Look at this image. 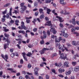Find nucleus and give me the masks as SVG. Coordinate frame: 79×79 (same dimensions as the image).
<instances>
[{"instance_id":"f257e3e1","label":"nucleus","mask_w":79,"mask_h":79,"mask_svg":"<svg viewBox=\"0 0 79 79\" xmlns=\"http://www.w3.org/2000/svg\"><path fill=\"white\" fill-rule=\"evenodd\" d=\"M24 4H25L24 2H22L20 4V7H21L20 9L22 10L20 11L21 13H24V11L27 9V7H26V6L24 5Z\"/></svg>"},{"instance_id":"f03ea898","label":"nucleus","mask_w":79,"mask_h":79,"mask_svg":"<svg viewBox=\"0 0 79 79\" xmlns=\"http://www.w3.org/2000/svg\"><path fill=\"white\" fill-rule=\"evenodd\" d=\"M21 27H19L18 28L19 29H24V30H27V28L24 25V23L23 22H21Z\"/></svg>"},{"instance_id":"7ed1b4c3","label":"nucleus","mask_w":79,"mask_h":79,"mask_svg":"<svg viewBox=\"0 0 79 79\" xmlns=\"http://www.w3.org/2000/svg\"><path fill=\"white\" fill-rule=\"evenodd\" d=\"M50 32H52L53 34L54 35L56 34V32H57V31L55 30V28H51L50 30Z\"/></svg>"},{"instance_id":"20e7f679","label":"nucleus","mask_w":79,"mask_h":79,"mask_svg":"<svg viewBox=\"0 0 79 79\" xmlns=\"http://www.w3.org/2000/svg\"><path fill=\"white\" fill-rule=\"evenodd\" d=\"M61 32L62 34H63V36L65 38H67L68 37V35L66 33H65V31L64 30L63 31H61Z\"/></svg>"},{"instance_id":"39448f33","label":"nucleus","mask_w":79,"mask_h":79,"mask_svg":"<svg viewBox=\"0 0 79 79\" xmlns=\"http://www.w3.org/2000/svg\"><path fill=\"white\" fill-rule=\"evenodd\" d=\"M66 58H67V56H64V53H62L60 54V58H61V59H63V60H64Z\"/></svg>"},{"instance_id":"423d86ee","label":"nucleus","mask_w":79,"mask_h":79,"mask_svg":"<svg viewBox=\"0 0 79 79\" xmlns=\"http://www.w3.org/2000/svg\"><path fill=\"white\" fill-rule=\"evenodd\" d=\"M22 55H23V58L24 60H25V61H27V57H26V53L23 52L22 53Z\"/></svg>"},{"instance_id":"0eeeda50","label":"nucleus","mask_w":79,"mask_h":79,"mask_svg":"<svg viewBox=\"0 0 79 79\" xmlns=\"http://www.w3.org/2000/svg\"><path fill=\"white\" fill-rule=\"evenodd\" d=\"M32 17H26V22L27 23H31V20L29 19H31Z\"/></svg>"},{"instance_id":"6e6552de","label":"nucleus","mask_w":79,"mask_h":79,"mask_svg":"<svg viewBox=\"0 0 79 79\" xmlns=\"http://www.w3.org/2000/svg\"><path fill=\"white\" fill-rule=\"evenodd\" d=\"M74 71L75 72H77L79 71V66H76L74 68Z\"/></svg>"},{"instance_id":"1a4fd4ad","label":"nucleus","mask_w":79,"mask_h":79,"mask_svg":"<svg viewBox=\"0 0 79 79\" xmlns=\"http://www.w3.org/2000/svg\"><path fill=\"white\" fill-rule=\"evenodd\" d=\"M34 51H32V53H31V52H28V54H26V55L27 56H29V57H30V56H32V55L34 53Z\"/></svg>"},{"instance_id":"9d476101","label":"nucleus","mask_w":79,"mask_h":79,"mask_svg":"<svg viewBox=\"0 0 79 79\" xmlns=\"http://www.w3.org/2000/svg\"><path fill=\"white\" fill-rule=\"evenodd\" d=\"M63 46H62L61 45H60L59 47V48L60 50H61L62 52H64V49L63 48H64V47H63V45H63Z\"/></svg>"},{"instance_id":"9b49d317","label":"nucleus","mask_w":79,"mask_h":79,"mask_svg":"<svg viewBox=\"0 0 79 79\" xmlns=\"http://www.w3.org/2000/svg\"><path fill=\"white\" fill-rule=\"evenodd\" d=\"M7 70L9 71H11V73H16V70H13V69L11 68H8Z\"/></svg>"},{"instance_id":"f8f14e48","label":"nucleus","mask_w":79,"mask_h":79,"mask_svg":"<svg viewBox=\"0 0 79 79\" xmlns=\"http://www.w3.org/2000/svg\"><path fill=\"white\" fill-rule=\"evenodd\" d=\"M78 42H78L76 43V41H73L72 42V45H75V46H76V45H79V44H78Z\"/></svg>"},{"instance_id":"ddd939ff","label":"nucleus","mask_w":79,"mask_h":79,"mask_svg":"<svg viewBox=\"0 0 79 79\" xmlns=\"http://www.w3.org/2000/svg\"><path fill=\"white\" fill-rule=\"evenodd\" d=\"M56 18H58V19H59V21L60 22V23H63V20H62V19L61 18V17L57 16H56Z\"/></svg>"},{"instance_id":"4468645a","label":"nucleus","mask_w":79,"mask_h":79,"mask_svg":"<svg viewBox=\"0 0 79 79\" xmlns=\"http://www.w3.org/2000/svg\"><path fill=\"white\" fill-rule=\"evenodd\" d=\"M39 11L40 14H44V9L42 8L39 9Z\"/></svg>"},{"instance_id":"2eb2a0df","label":"nucleus","mask_w":79,"mask_h":79,"mask_svg":"<svg viewBox=\"0 0 79 79\" xmlns=\"http://www.w3.org/2000/svg\"><path fill=\"white\" fill-rule=\"evenodd\" d=\"M46 23H47L48 24V26H52V22H51V21H48L47 22H46Z\"/></svg>"},{"instance_id":"dca6fc26","label":"nucleus","mask_w":79,"mask_h":79,"mask_svg":"<svg viewBox=\"0 0 79 79\" xmlns=\"http://www.w3.org/2000/svg\"><path fill=\"white\" fill-rule=\"evenodd\" d=\"M69 63V62L66 61L64 63V65L65 66H66V67H69V66L68 65Z\"/></svg>"},{"instance_id":"f3484780","label":"nucleus","mask_w":79,"mask_h":79,"mask_svg":"<svg viewBox=\"0 0 79 79\" xmlns=\"http://www.w3.org/2000/svg\"><path fill=\"white\" fill-rule=\"evenodd\" d=\"M72 23L73 24V25H76V19L74 18H73L72 19Z\"/></svg>"},{"instance_id":"a211bd4d","label":"nucleus","mask_w":79,"mask_h":79,"mask_svg":"<svg viewBox=\"0 0 79 79\" xmlns=\"http://www.w3.org/2000/svg\"><path fill=\"white\" fill-rule=\"evenodd\" d=\"M59 72L60 73H62V72H64V69H62L61 68H60L59 70Z\"/></svg>"},{"instance_id":"6ab92c4d","label":"nucleus","mask_w":79,"mask_h":79,"mask_svg":"<svg viewBox=\"0 0 79 79\" xmlns=\"http://www.w3.org/2000/svg\"><path fill=\"white\" fill-rule=\"evenodd\" d=\"M60 3L62 5H66V2H64V0H60Z\"/></svg>"},{"instance_id":"aec40b11","label":"nucleus","mask_w":79,"mask_h":79,"mask_svg":"<svg viewBox=\"0 0 79 79\" xmlns=\"http://www.w3.org/2000/svg\"><path fill=\"white\" fill-rule=\"evenodd\" d=\"M6 41L7 42V45H9V44H10V42H11V41L10 40H8V39L7 38L6 40Z\"/></svg>"},{"instance_id":"412c9836","label":"nucleus","mask_w":79,"mask_h":79,"mask_svg":"<svg viewBox=\"0 0 79 79\" xmlns=\"http://www.w3.org/2000/svg\"><path fill=\"white\" fill-rule=\"evenodd\" d=\"M3 29H4V31L5 32L9 31V29H6V27H3Z\"/></svg>"},{"instance_id":"4be33fe9","label":"nucleus","mask_w":79,"mask_h":79,"mask_svg":"<svg viewBox=\"0 0 79 79\" xmlns=\"http://www.w3.org/2000/svg\"><path fill=\"white\" fill-rule=\"evenodd\" d=\"M19 33H22L23 34H25V31H23L20 30L18 31Z\"/></svg>"},{"instance_id":"5701e85b","label":"nucleus","mask_w":79,"mask_h":79,"mask_svg":"<svg viewBox=\"0 0 79 79\" xmlns=\"http://www.w3.org/2000/svg\"><path fill=\"white\" fill-rule=\"evenodd\" d=\"M71 72L69 71L68 72H65V74H66V75L69 76V74H71Z\"/></svg>"},{"instance_id":"b1692460","label":"nucleus","mask_w":79,"mask_h":79,"mask_svg":"<svg viewBox=\"0 0 79 79\" xmlns=\"http://www.w3.org/2000/svg\"><path fill=\"white\" fill-rule=\"evenodd\" d=\"M4 36L6 37H7V38H8L10 35L8 34H7L6 33H5L4 34Z\"/></svg>"},{"instance_id":"393cba45","label":"nucleus","mask_w":79,"mask_h":79,"mask_svg":"<svg viewBox=\"0 0 79 79\" xmlns=\"http://www.w3.org/2000/svg\"><path fill=\"white\" fill-rule=\"evenodd\" d=\"M50 11H51V10L50 9H47V14H48V15L50 14Z\"/></svg>"},{"instance_id":"a878e982","label":"nucleus","mask_w":79,"mask_h":79,"mask_svg":"<svg viewBox=\"0 0 79 79\" xmlns=\"http://www.w3.org/2000/svg\"><path fill=\"white\" fill-rule=\"evenodd\" d=\"M63 47L64 48V51H65V50L66 52H68L69 50H68V48L65 47L64 45H63Z\"/></svg>"},{"instance_id":"bb28decb","label":"nucleus","mask_w":79,"mask_h":79,"mask_svg":"<svg viewBox=\"0 0 79 79\" xmlns=\"http://www.w3.org/2000/svg\"><path fill=\"white\" fill-rule=\"evenodd\" d=\"M72 64L73 66H76L77 64V62L73 61L72 62Z\"/></svg>"},{"instance_id":"cd10ccee","label":"nucleus","mask_w":79,"mask_h":79,"mask_svg":"<svg viewBox=\"0 0 79 79\" xmlns=\"http://www.w3.org/2000/svg\"><path fill=\"white\" fill-rule=\"evenodd\" d=\"M8 45V44H5L4 45V49H5V50H6V48H7V46Z\"/></svg>"},{"instance_id":"c85d7f7f","label":"nucleus","mask_w":79,"mask_h":79,"mask_svg":"<svg viewBox=\"0 0 79 79\" xmlns=\"http://www.w3.org/2000/svg\"><path fill=\"white\" fill-rule=\"evenodd\" d=\"M56 56H57V54L56 53H55L52 55V58H53V57Z\"/></svg>"},{"instance_id":"c756f323","label":"nucleus","mask_w":79,"mask_h":79,"mask_svg":"<svg viewBox=\"0 0 79 79\" xmlns=\"http://www.w3.org/2000/svg\"><path fill=\"white\" fill-rule=\"evenodd\" d=\"M44 17H45V16L44 15H40V19H43V18H44Z\"/></svg>"},{"instance_id":"7c9ffc66","label":"nucleus","mask_w":79,"mask_h":79,"mask_svg":"<svg viewBox=\"0 0 79 79\" xmlns=\"http://www.w3.org/2000/svg\"><path fill=\"white\" fill-rule=\"evenodd\" d=\"M38 5V3L37 2H35L34 3V6L35 8H36Z\"/></svg>"},{"instance_id":"2f4dec72","label":"nucleus","mask_w":79,"mask_h":79,"mask_svg":"<svg viewBox=\"0 0 79 79\" xmlns=\"http://www.w3.org/2000/svg\"><path fill=\"white\" fill-rule=\"evenodd\" d=\"M10 3H8L5 5H4V7H6L7 6H10Z\"/></svg>"},{"instance_id":"473e14b6","label":"nucleus","mask_w":79,"mask_h":79,"mask_svg":"<svg viewBox=\"0 0 79 79\" xmlns=\"http://www.w3.org/2000/svg\"><path fill=\"white\" fill-rule=\"evenodd\" d=\"M7 12V10H6L4 11H3L2 12V13L3 14V15H5V14H6V13Z\"/></svg>"},{"instance_id":"72a5a7b5","label":"nucleus","mask_w":79,"mask_h":79,"mask_svg":"<svg viewBox=\"0 0 79 79\" xmlns=\"http://www.w3.org/2000/svg\"><path fill=\"white\" fill-rule=\"evenodd\" d=\"M14 53V56H19V54H18V52H15Z\"/></svg>"},{"instance_id":"f704fd0d","label":"nucleus","mask_w":79,"mask_h":79,"mask_svg":"<svg viewBox=\"0 0 79 79\" xmlns=\"http://www.w3.org/2000/svg\"><path fill=\"white\" fill-rule=\"evenodd\" d=\"M39 70V68L36 67L34 69V71H36V72H38Z\"/></svg>"},{"instance_id":"c9c22d12","label":"nucleus","mask_w":79,"mask_h":79,"mask_svg":"<svg viewBox=\"0 0 79 79\" xmlns=\"http://www.w3.org/2000/svg\"><path fill=\"white\" fill-rule=\"evenodd\" d=\"M51 70L53 73H54V74H57L56 73V71H55V69H52Z\"/></svg>"},{"instance_id":"e433bc0d","label":"nucleus","mask_w":79,"mask_h":79,"mask_svg":"<svg viewBox=\"0 0 79 79\" xmlns=\"http://www.w3.org/2000/svg\"><path fill=\"white\" fill-rule=\"evenodd\" d=\"M47 34L49 36L50 35V31L49 30H48L47 31Z\"/></svg>"},{"instance_id":"4c0bfd02","label":"nucleus","mask_w":79,"mask_h":79,"mask_svg":"<svg viewBox=\"0 0 79 79\" xmlns=\"http://www.w3.org/2000/svg\"><path fill=\"white\" fill-rule=\"evenodd\" d=\"M2 74H3V72L2 71H1L0 72V77H3V75H2Z\"/></svg>"},{"instance_id":"58836bf2","label":"nucleus","mask_w":79,"mask_h":79,"mask_svg":"<svg viewBox=\"0 0 79 79\" xmlns=\"http://www.w3.org/2000/svg\"><path fill=\"white\" fill-rule=\"evenodd\" d=\"M43 51H46V50H49V48H44L43 49Z\"/></svg>"},{"instance_id":"ea45409f","label":"nucleus","mask_w":79,"mask_h":79,"mask_svg":"<svg viewBox=\"0 0 79 79\" xmlns=\"http://www.w3.org/2000/svg\"><path fill=\"white\" fill-rule=\"evenodd\" d=\"M40 44H41V45L44 44V40H42L40 41Z\"/></svg>"},{"instance_id":"a19ab883","label":"nucleus","mask_w":79,"mask_h":79,"mask_svg":"<svg viewBox=\"0 0 79 79\" xmlns=\"http://www.w3.org/2000/svg\"><path fill=\"white\" fill-rule=\"evenodd\" d=\"M59 26L60 27H61V28H63V27H64V26H63V24L61 23H60L59 24Z\"/></svg>"},{"instance_id":"79ce46f5","label":"nucleus","mask_w":79,"mask_h":79,"mask_svg":"<svg viewBox=\"0 0 79 79\" xmlns=\"http://www.w3.org/2000/svg\"><path fill=\"white\" fill-rule=\"evenodd\" d=\"M51 0H47V1L45 2V3H49L51 2Z\"/></svg>"},{"instance_id":"37998d69","label":"nucleus","mask_w":79,"mask_h":79,"mask_svg":"<svg viewBox=\"0 0 79 79\" xmlns=\"http://www.w3.org/2000/svg\"><path fill=\"white\" fill-rule=\"evenodd\" d=\"M58 76L60 77H61V78H63V77H64V76L61 75V74H59L58 75Z\"/></svg>"},{"instance_id":"c03bdc74","label":"nucleus","mask_w":79,"mask_h":79,"mask_svg":"<svg viewBox=\"0 0 79 79\" xmlns=\"http://www.w3.org/2000/svg\"><path fill=\"white\" fill-rule=\"evenodd\" d=\"M40 52L41 53V55H42V54H44V53L45 51H43V50L41 51H40Z\"/></svg>"},{"instance_id":"a18cd8bd","label":"nucleus","mask_w":79,"mask_h":79,"mask_svg":"<svg viewBox=\"0 0 79 79\" xmlns=\"http://www.w3.org/2000/svg\"><path fill=\"white\" fill-rule=\"evenodd\" d=\"M25 78H26V79H31V78H30L29 76L28 75H26L25 76Z\"/></svg>"},{"instance_id":"49530a36","label":"nucleus","mask_w":79,"mask_h":79,"mask_svg":"<svg viewBox=\"0 0 79 79\" xmlns=\"http://www.w3.org/2000/svg\"><path fill=\"white\" fill-rule=\"evenodd\" d=\"M71 32H74L76 31V29H75V28H73L71 29Z\"/></svg>"},{"instance_id":"de8ad7c7","label":"nucleus","mask_w":79,"mask_h":79,"mask_svg":"<svg viewBox=\"0 0 79 79\" xmlns=\"http://www.w3.org/2000/svg\"><path fill=\"white\" fill-rule=\"evenodd\" d=\"M27 68L29 69V68H31V64L30 63H29L27 65Z\"/></svg>"},{"instance_id":"09e8293b","label":"nucleus","mask_w":79,"mask_h":79,"mask_svg":"<svg viewBox=\"0 0 79 79\" xmlns=\"http://www.w3.org/2000/svg\"><path fill=\"white\" fill-rule=\"evenodd\" d=\"M5 59H8V55L6 54L5 56Z\"/></svg>"},{"instance_id":"8fccbe9b","label":"nucleus","mask_w":79,"mask_h":79,"mask_svg":"<svg viewBox=\"0 0 79 79\" xmlns=\"http://www.w3.org/2000/svg\"><path fill=\"white\" fill-rule=\"evenodd\" d=\"M59 39H58V38H56L55 40V42H58V43L60 42V40L59 41Z\"/></svg>"},{"instance_id":"3c124183","label":"nucleus","mask_w":79,"mask_h":79,"mask_svg":"<svg viewBox=\"0 0 79 79\" xmlns=\"http://www.w3.org/2000/svg\"><path fill=\"white\" fill-rule=\"evenodd\" d=\"M72 27H74V26L72 25H70V26L68 27V28L70 29V28H72Z\"/></svg>"},{"instance_id":"603ef678","label":"nucleus","mask_w":79,"mask_h":79,"mask_svg":"<svg viewBox=\"0 0 79 79\" xmlns=\"http://www.w3.org/2000/svg\"><path fill=\"white\" fill-rule=\"evenodd\" d=\"M73 71V67H72L70 68L69 71H70L71 72V71Z\"/></svg>"},{"instance_id":"864d4df0","label":"nucleus","mask_w":79,"mask_h":79,"mask_svg":"<svg viewBox=\"0 0 79 79\" xmlns=\"http://www.w3.org/2000/svg\"><path fill=\"white\" fill-rule=\"evenodd\" d=\"M14 56H15V54L14 53H12L10 54V56H11L12 58H13Z\"/></svg>"},{"instance_id":"5fc2aeb1","label":"nucleus","mask_w":79,"mask_h":79,"mask_svg":"<svg viewBox=\"0 0 79 79\" xmlns=\"http://www.w3.org/2000/svg\"><path fill=\"white\" fill-rule=\"evenodd\" d=\"M38 15H39V12H36L35 14V16H37Z\"/></svg>"},{"instance_id":"6e6d98bb","label":"nucleus","mask_w":79,"mask_h":79,"mask_svg":"<svg viewBox=\"0 0 79 79\" xmlns=\"http://www.w3.org/2000/svg\"><path fill=\"white\" fill-rule=\"evenodd\" d=\"M46 79H49L50 78V77L48 75H46Z\"/></svg>"},{"instance_id":"4d7b16f0","label":"nucleus","mask_w":79,"mask_h":79,"mask_svg":"<svg viewBox=\"0 0 79 79\" xmlns=\"http://www.w3.org/2000/svg\"><path fill=\"white\" fill-rule=\"evenodd\" d=\"M35 74L36 76H38L39 75V74L38 73V72L35 71Z\"/></svg>"},{"instance_id":"13d9d810","label":"nucleus","mask_w":79,"mask_h":79,"mask_svg":"<svg viewBox=\"0 0 79 79\" xmlns=\"http://www.w3.org/2000/svg\"><path fill=\"white\" fill-rule=\"evenodd\" d=\"M61 66V62H60L58 64V67L60 68V67Z\"/></svg>"},{"instance_id":"bf43d9fd","label":"nucleus","mask_w":79,"mask_h":79,"mask_svg":"<svg viewBox=\"0 0 79 79\" xmlns=\"http://www.w3.org/2000/svg\"><path fill=\"white\" fill-rule=\"evenodd\" d=\"M6 19H9V18H10V15H9L8 14H6Z\"/></svg>"},{"instance_id":"052dcab7","label":"nucleus","mask_w":79,"mask_h":79,"mask_svg":"<svg viewBox=\"0 0 79 79\" xmlns=\"http://www.w3.org/2000/svg\"><path fill=\"white\" fill-rule=\"evenodd\" d=\"M24 61H23V59H21L20 61V64H23V63Z\"/></svg>"},{"instance_id":"680f3d73","label":"nucleus","mask_w":79,"mask_h":79,"mask_svg":"<svg viewBox=\"0 0 79 79\" xmlns=\"http://www.w3.org/2000/svg\"><path fill=\"white\" fill-rule=\"evenodd\" d=\"M1 57L3 59L5 60V56L3 54H1Z\"/></svg>"},{"instance_id":"e2e57ef3","label":"nucleus","mask_w":79,"mask_h":79,"mask_svg":"<svg viewBox=\"0 0 79 79\" xmlns=\"http://www.w3.org/2000/svg\"><path fill=\"white\" fill-rule=\"evenodd\" d=\"M37 30V28H34L33 29V31L34 32H36Z\"/></svg>"},{"instance_id":"0e129e2a","label":"nucleus","mask_w":79,"mask_h":79,"mask_svg":"<svg viewBox=\"0 0 79 79\" xmlns=\"http://www.w3.org/2000/svg\"><path fill=\"white\" fill-rule=\"evenodd\" d=\"M33 47V46H32L31 44H29L28 45V47H29V48H32Z\"/></svg>"},{"instance_id":"69168bd1","label":"nucleus","mask_w":79,"mask_h":79,"mask_svg":"<svg viewBox=\"0 0 79 79\" xmlns=\"http://www.w3.org/2000/svg\"><path fill=\"white\" fill-rule=\"evenodd\" d=\"M45 20L47 21H48L49 20V19L47 17H45Z\"/></svg>"},{"instance_id":"338daca9","label":"nucleus","mask_w":79,"mask_h":79,"mask_svg":"<svg viewBox=\"0 0 79 79\" xmlns=\"http://www.w3.org/2000/svg\"><path fill=\"white\" fill-rule=\"evenodd\" d=\"M60 45V43L58 42L56 44V47H57V46H59Z\"/></svg>"},{"instance_id":"774afa93","label":"nucleus","mask_w":79,"mask_h":79,"mask_svg":"<svg viewBox=\"0 0 79 79\" xmlns=\"http://www.w3.org/2000/svg\"><path fill=\"white\" fill-rule=\"evenodd\" d=\"M19 79H24V78L22 77V76H20L19 77Z\"/></svg>"}]
</instances>
